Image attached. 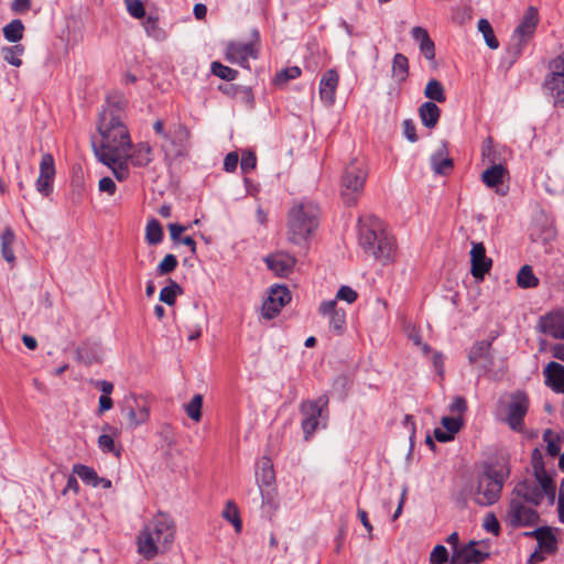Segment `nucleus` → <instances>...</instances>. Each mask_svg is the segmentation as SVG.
Here are the masks:
<instances>
[{"instance_id":"nucleus-1","label":"nucleus","mask_w":564,"mask_h":564,"mask_svg":"<svg viewBox=\"0 0 564 564\" xmlns=\"http://www.w3.org/2000/svg\"><path fill=\"white\" fill-rule=\"evenodd\" d=\"M127 98L119 90L107 95L106 104L99 112L97 130L101 137L99 147L94 144L96 156L105 165L127 156L132 142L130 132L122 119L127 107Z\"/></svg>"},{"instance_id":"nucleus-2","label":"nucleus","mask_w":564,"mask_h":564,"mask_svg":"<svg viewBox=\"0 0 564 564\" xmlns=\"http://www.w3.org/2000/svg\"><path fill=\"white\" fill-rule=\"evenodd\" d=\"M175 538L173 519L163 513H156L143 528L137 538L138 552L147 560H152L159 553L166 552Z\"/></svg>"},{"instance_id":"nucleus-3","label":"nucleus","mask_w":564,"mask_h":564,"mask_svg":"<svg viewBox=\"0 0 564 564\" xmlns=\"http://www.w3.org/2000/svg\"><path fill=\"white\" fill-rule=\"evenodd\" d=\"M359 245L366 253L372 256L382 264L394 260L395 240L378 220L360 227Z\"/></svg>"},{"instance_id":"nucleus-4","label":"nucleus","mask_w":564,"mask_h":564,"mask_svg":"<svg viewBox=\"0 0 564 564\" xmlns=\"http://www.w3.org/2000/svg\"><path fill=\"white\" fill-rule=\"evenodd\" d=\"M319 208L313 202L294 204L288 214V235L290 241L301 245L318 227Z\"/></svg>"},{"instance_id":"nucleus-5","label":"nucleus","mask_w":564,"mask_h":564,"mask_svg":"<svg viewBox=\"0 0 564 564\" xmlns=\"http://www.w3.org/2000/svg\"><path fill=\"white\" fill-rule=\"evenodd\" d=\"M508 476L509 469L505 466L487 465L473 489L474 501L481 507L496 503L500 499L503 482Z\"/></svg>"},{"instance_id":"nucleus-6","label":"nucleus","mask_w":564,"mask_h":564,"mask_svg":"<svg viewBox=\"0 0 564 564\" xmlns=\"http://www.w3.org/2000/svg\"><path fill=\"white\" fill-rule=\"evenodd\" d=\"M512 497L520 498L521 501L534 507L539 506L546 497L553 505L556 499V486L553 479H549L547 484L544 478L524 479L514 487Z\"/></svg>"},{"instance_id":"nucleus-7","label":"nucleus","mask_w":564,"mask_h":564,"mask_svg":"<svg viewBox=\"0 0 564 564\" xmlns=\"http://www.w3.org/2000/svg\"><path fill=\"white\" fill-rule=\"evenodd\" d=\"M367 175L362 160L352 159L346 166L341 177V195L347 204L356 202V195L364 189Z\"/></svg>"},{"instance_id":"nucleus-8","label":"nucleus","mask_w":564,"mask_h":564,"mask_svg":"<svg viewBox=\"0 0 564 564\" xmlns=\"http://www.w3.org/2000/svg\"><path fill=\"white\" fill-rule=\"evenodd\" d=\"M540 21L539 11L535 7H529L523 17L521 18L520 23L516 28L512 34V48L516 57L520 56L523 52L525 45L533 37L535 30L538 28Z\"/></svg>"},{"instance_id":"nucleus-9","label":"nucleus","mask_w":564,"mask_h":564,"mask_svg":"<svg viewBox=\"0 0 564 564\" xmlns=\"http://www.w3.org/2000/svg\"><path fill=\"white\" fill-rule=\"evenodd\" d=\"M530 399L527 392L522 390L513 391L509 394L506 404L505 422L512 431L521 432L524 427V417L529 411Z\"/></svg>"},{"instance_id":"nucleus-10","label":"nucleus","mask_w":564,"mask_h":564,"mask_svg":"<svg viewBox=\"0 0 564 564\" xmlns=\"http://www.w3.org/2000/svg\"><path fill=\"white\" fill-rule=\"evenodd\" d=\"M327 395H322L317 400H306L301 403L300 412L303 416L301 425L306 441L318 427L319 419H322L324 416V412L327 411Z\"/></svg>"},{"instance_id":"nucleus-11","label":"nucleus","mask_w":564,"mask_h":564,"mask_svg":"<svg viewBox=\"0 0 564 564\" xmlns=\"http://www.w3.org/2000/svg\"><path fill=\"white\" fill-rule=\"evenodd\" d=\"M503 520L513 529L531 527L538 523L539 513L534 506L521 501L520 498L512 497Z\"/></svg>"},{"instance_id":"nucleus-12","label":"nucleus","mask_w":564,"mask_h":564,"mask_svg":"<svg viewBox=\"0 0 564 564\" xmlns=\"http://www.w3.org/2000/svg\"><path fill=\"white\" fill-rule=\"evenodd\" d=\"M121 413L127 419V426L135 429L148 422L150 417V405L142 395L130 394L123 399Z\"/></svg>"},{"instance_id":"nucleus-13","label":"nucleus","mask_w":564,"mask_h":564,"mask_svg":"<svg viewBox=\"0 0 564 564\" xmlns=\"http://www.w3.org/2000/svg\"><path fill=\"white\" fill-rule=\"evenodd\" d=\"M256 40L243 42H229L226 46L225 57L231 64H238L241 67L250 68L249 58L258 57V32L254 31Z\"/></svg>"},{"instance_id":"nucleus-14","label":"nucleus","mask_w":564,"mask_h":564,"mask_svg":"<svg viewBox=\"0 0 564 564\" xmlns=\"http://www.w3.org/2000/svg\"><path fill=\"white\" fill-rule=\"evenodd\" d=\"M189 131L185 126H177L172 132L165 135L162 150L166 158H178L186 154L188 149Z\"/></svg>"},{"instance_id":"nucleus-15","label":"nucleus","mask_w":564,"mask_h":564,"mask_svg":"<svg viewBox=\"0 0 564 564\" xmlns=\"http://www.w3.org/2000/svg\"><path fill=\"white\" fill-rule=\"evenodd\" d=\"M290 301L291 294L286 286L276 285L272 288L268 299L262 304V316L267 319L275 317Z\"/></svg>"},{"instance_id":"nucleus-16","label":"nucleus","mask_w":564,"mask_h":564,"mask_svg":"<svg viewBox=\"0 0 564 564\" xmlns=\"http://www.w3.org/2000/svg\"><path fill=\"white\" fill-rule=\"evenodd\" d=\"M470 273L479 281L491 270L492 260L486 256V248L482 242H471L470 250Z\"/></svg>"},{"instance_id":"nucleus-17","label":"nucleus","mask_w":564,"mask_h":564,"mask_svg":"<svg viewBox=\"0 0 564 564\" xmlns=\"http://www.w3.org/2000/svg\"><path fill=\"white\" fill-rule=\"evenodd\" d=\"M538 329L555 339H564V310L552 311L541 316Z\"/></svg>"},{"instance_id":"nucleus-18","label":"nucleus","mask_w":564,"mask_h":564,"mask_svg":"<svg viewBox=\"0 0 564 564\" xmlns=\"http://www.w3.org/2000/svg\"><path fill=\"white\" fill-rule=\"evenodd\" d=\"M319 313L328 317V328L335 335H341L346 328V313L337 307L336 300L324 301L321 303Z\"/></svg>"},{"instance_id":"nucleus-19","label":"nucleus","mask_w":564,"mask_h":564,"mask_svg":"<svg viewBox=\"0 0 564 564\" xmlns=\"http://www.w3.org/2000/svg\"><path fill=\"white\" fill-rule=\"evenodd\" d=\"M55 176L54 158L50 153L42 156L40 163V175L36 180V189L44 196H48L53 191V180Z\"/></svg>"},{"instance_id":"nucleus-20","label":"nucleus","mask_w":564,"mask_h":564,"mask_svg":"<svg viewBox=\"0 0 564 564\" xmlns=\"http://www.w3.org/2000/svg\"><path fill=\"white\" fill-rule=\"evenodd\" d=\"M489 556V553L478 549V543L470 541L468 544L456 549L452 555L453 564L480 563Z\"/></svg>"},{"instance_id":"nucleus-21","label":"nucleus","mask_w":564,"mask_h":564,"mask_svg":"<svg viewBox=\"0 0 564 564\" xmlns=\"http://www.w3.org/2000/svg\"><path fill=\"white\" fill-rule=\"evenodd\" d=\"M509 175V172L505 165L501 163L491 164L488 169H486L481 173V181L489 188H495L496 193L500 196H505L507 191L501 189L500 185L503 183L505 178Z\"/></svg>"},{"instance_id":"nucleus-22","label":"nucleus","mask_w":564,"mask_h":564,"mask_svg":"<svg viewBox=\"0 0 564 564\" xmlns=\"http://www.w3.org/2000/svg\"><path fill=\"white\" fill-rule=\"evenodd\" d=\"M339 75L335 69L326 70L319 82V97L328 106L336 99Z\"/></svg>"},{"instance_id":"nucleus-23","label":"nucleus","mask_w":564,"mask_h":564,"mask_svg":"<svg viewBox=\"0 0 564 564\" xmlns=\"http://www.w3.org/2000/svg\"><path fill=\"white\" fill-rule=\"evenodd\" d=\"M295 258L285 252H278L265 258L268 268L279 276L289 275L295 265Z\"/></svg>"},{"instance_id":"nucleus-24","label":"nucleus","mask_w":564,"mask_h":564,"mask_svg":"<svg viewBox=\"0 0 564 564\" xmlns=\"http://www.w3.org/2000/svg\"><path fill=\"white\" fill-rule=\"evenodd\" d=\"M73 474L77 475L84 484L94 488L101 487L109 489L111 487V480L99 477L93 467L75 464L73 466Z\"/></svg>"},{"instance_id":"nucleus-25","label":"nucleus","mask_w":564,"mask_h":564,"mask_svg":"<svg viewBox=\"0 0 564 564\" xmlns=\"http://www.w3.org/2000/svg\"><path fill=\"white\" fill-rule=\"evenodd\" d=\"M441 424L445 431L436 427L434 430V437L438 442L446 443L454 440L455 434L463 427L464 420L460 416H443Z\"/></svg>"},{"instance_id":"nucleus-26","label":"nucleus","mask_w":564,"mask_h":564,"mask_svg":"<svg viewBox=\"0 0 564 564\" xmlns=\"http://www.w3.org/2000/svg\"><path fill=\"white\" fill-rule=\"evenodd\" d=\"M545 384L556 393H564V366L551 361L543 370Z\"/></svg>"},{"instance_id":"nucleus-27","label":"nucleus","mask_w":564,"mask_h":564,"mask_svg":"<svg viewBox=\"0 0 564 564\" xmlns=\"http://www.w3.org/2000/svg\"><path fill=\"white\" fill-rule=\"evenodd\" d=\"M543 87L550 91L553 106L564 108V77L560 76L558 73L547 74Z\"/></svg>"},{"instance_id":"nucleus-28","label":"nucleus","mask_w":564,"mask_h":564,"mask_svg":"<svg viewBox=\"0 0 564 564\" xmlns=\"http://www.w3.org/2000/svg\"><path fill=\"white\" fill-rule=\"evenodd\" d=\"M413 40L419 43L420 52L427 61H434L435 58V45L430 37L427 31L422 26H414L411 30Z\"/></svg>"},{"instance_id":"nucleus-29","label":"nucleus","mask_w":564,"mask_h":564,"mask_svg":"<svg viewBox=\"0 0 564 564\" xmlns=\"http://www.w3.org/2000/svg\"><path fill=\"white\" fill-rule=\"evenodd\" d=\"M417 112L424 127H426L427 129H433L437 126L441 117V109L435 102H423L419 107Z\"/></svg>"},{"instance_id":"nucleus-30","label":"nucleus","mask_w":564,"mask_h":564,"mask_svg":"<svg viewBox=\"0 0 564 564\" xmlns=\"http://www.w3.org/2000/svg\"><path fill=\"white\" fill-rule=\"evenodd\" d=\"M534 538L538 541L539 549L552 554L557 549V540L553 534L551 528L542 527L534 530Z\"/></svg>"},{"instance_id":"nucleus-31","label":"nucleus","mask_w":564,"mask_h":564,"mask_svg":"<svg viewBox=\"0 0 564 564\" xmlns=\"http://www.w3.org/2000/svg\"><path fill=\"white\" fill-rule=\"evenodd\" d=\"M129 160L135 166H147L153 161V151L149 143H138L132 153L129 154Z\"/></svg>"},{"instance_id":"nucleus-32","label":"nucleus","mask_w":564,"mask_h":564,"mask_svg":"<svg viewBox=\"0 0 564 564\" xmlns=\"http://www.w3.org/2000/svg\"><path fill=\"white\" fill-rule=\"evenodd\" d=\"M275 473L273 464L268 457H263L260 466V474L258 476L259 488L275 487Z\"/></svg>"},{"instance_id":"nucleus-33","label":"nucleus","mask_w":564,"mask_h":564,"mask_svg":"<svg viewBox=\"0 0 564 564\" xmlns=\"http://www.w3.org/2000/svg\"><path fill=\"white\" fill-rule=\"evenodd\" d=\"M431 165L435 174L448 175L453 167V160L443 155V151L436 152L431 156Z\"/></svg>"},{"instance_id":"nucleus-34","label":"nucleus","mask_w":564,"mask_h":564,"mask_svg":"<svg viewBox=\"0 0 564 564\" xmlns=\"http://www.w3.org/2000/svg\"><path fill=\"white\" fill-rule=\"evenodd\" d=\"M424 96L430 99L432 102H445L446 101V94L444 86L442 83L435 78H432L427 82L425 89H424Z\"/></svg>"},{"instance_id":"nucleus-35","label":"nucleus","mask_w":564,"mask_h":564,"mask_svg":"<svg viewBox=\"0 0 564 564\" xmlns=\"http://www.w3.org/2000/svg\"><path fill=\"white\" fill-rule=\"evenodd\" d=\"M1 253L2 257L9 262L13 263L15 256L12 249V245L15 239V235L10 227H6L1 234Z\"/></svg>"},{"instance_id":"nucleus-36","label":"nucleus","mask_w":564,"mask_h":564,"mask_svg":"<svg viewBox=\"0 0 564 564\" xmlns=\"http://www.w3.org/2000/svg\"><path fill=\"white\" fill-rule=\"evenodd\" d=\"M409 76L408 57L401 53H397L392 59V77L398 82H404Z\"/></svg>"},{"instance_id":"nucleus-37","label":"nucleus","mask_w":564,"mask_h":564,"mask_svg":"<svg viewBox=\"0 0 564 564\" xmlns=\"http://www.w3.org/2000/svg\"><path fill=\"white\" fill-rule=\"evenodd\" d=\"M543 441L546 443V452L550 456L556 457L560 455L563 437L558 433L547 429L543 433Z\"/></svg>"},{"instance_id":"nucleus-38","label":"nucleus","mask_w":564,"mask_h":564,"mask_svg":"<svg viewBox=\"0 0 564 564\" xmlns=\"http://www.w3.org/2000/svg\"><path fill=\"white\" fill-rule=\"evenodd\" d=\"M517 283L522 289H531L539 285V279L533 273L531 265L524 264L521 267L517 274Z\"/></svg>"},{"instance_id":"nucleus-39","label":"nucleus","mask_w":564,"mask_h":564,"mask_svg":"<svg viewBox=\"0 0 564 564\" xmlns=\"http://www.w3.org/2000/svg\"><path fill=\"white\" fill-rule=\"evenodd\" d=\"M221 516L225 520H227L229 523H231L234 525L235 531L237 533L241 532L242 521L240 518L238 507L235 505L234 501H231V500L227 501L225 509L221 512Z\"/></svg>"},{"instance_id":"nucleus-40","label":"nucleus","mask_w":564,"mask_h":564,"mask_svg":"<svg viewBox=\"0 0 564 564\" xmlns=\"http://www.w3.org/2000/svg\"><path fill=\"white\" fill-rule=\"evenodd\" d=\"M1 53L3 59L12 66L20 67L22 65L21 56L24 54V46L22 44L4 46L2 47Z\"/></svg>"},{"instance_id":"nucleus-41","label":"nucleus","mask_w":564,"mask_h":564,"mask_svg":"<svg viewBox=\"0 0 564 564\" xmlns=\"http://www.w3.org/2000/svg\"><path fill=\"white\" fill-rule=\"evenodd\" d=\"M531 464L533 468V474L535 478H544V481L547 484L549 479H552L550 475H547L545 467H544V460H543V454L539 448H534L531 453Z\"/></svg>"},{"instance_id":"nucleus-42","label":"nucleus","mask_w":564,"mask_h":564,"mask_svg":"<svg viewBox=\"0 0 564 564\" xmlns=\"http://www.w3.org/2000/svg\"><path fill=\"white\" fill-rule=\"evenodd\" d=\"M2 31L7 41L17 43L23 37L24 25L21 20L17 19L8 23Z\"/></svg>"},{"instance_id":"nucleus-43","label":"nucleus","mask_w":564,"mask_h":564,"mask_svg":"<svg viewBox=\"0 0 564 564\" xmlns=\"http://www.w3.org/2000/svg\"><path fill=\"white\" fill-rule=\"evenodd\" d=\"M163 228L158 219H151L145 227V240L149 245L154 246L162 241Z\"/></svg>"},{"instance_id":"nucleus-44","label":"nucleus","mask_w":564,"mask_h":564,"mask_svg":"<svg viewBox=\"0 0 564 564\" xmlns=\"http://www.w3.org/2000/svg\"><path fill=\"white\" fill-rule=\"evenodd\" d=\"M491 347L490 340H480L474 344L468 354V360L470 364H475L480 359L487 358L489 356V350Z\"/></svg>"},{"instance_id":"nucleus-45","label":"nucleus","mask_w":564,"mask_h":564,"mask_svg":"<svg viewBox=\"0 0 564 564\" xmlns=\"http://www.w3.org/2000/svg\"><path fill=\"white\" fill-rule=\"evenodd\" d=\"M183 293L182 286L175 281H171L169 285L164 286L160 292V301L167 304L174 305L176 296Z\"/></svg>"},{"instance_id":"nucleus-46","label":"nucleus","mask_w":564,"mask_h":564,"mask_svg":"<svg viewBox=\"0 0 564 564\" xmlns=\"http://www.w3.org/2000/svg\"><path fill=\"white\" fill-rule=\"evenodd\" d=\"M478 31L482 34L486 44L491 50H497L499 47V41L497 40L492 26L487 19H480L478 21Z\"/></svg>"},{"instance_id":"nucleus-47","label":"nucleus","mask_w":564,"mask_h":564,"mask_svg":"<svg viewBox=\"0 0 564 564\" xmlns=\"http://www.w3.org/2000/svg\"><path fill=\"white\" fill-rule=\"evenodd\" d=\"M302 70L299 66H291L278 72L274 76L273 83L275 86L282 87L288 84V82L300 77Z\"/></svg>"},{"instance_id":"nucleus-48","label":"nucleus","mask_w":564,"mask_h":564,"mask_svg":"<svg viewBox=\"0 0 564 564\" xmlns=\"http://www.w3.org/2000/svg\"><path fill=\"white\" fill-rule=\"evenodd\" d=\"M202 406H203V395L195 394L188 403L184 405V410L187 416L195 421L199 422L202 420Z\"/></svg>"},{"instance_id":"nucleus-49","label":"nucleus","mask_w":564,"mask_h":564,"mask_svg":"<svg viewBox=\"0 0 564 564\" xmlns=\"http://www.w3.org/2000/svg\"><path fill=\"white\" fill-rule=\"evenodd\" d=\"M144 29L147 34L156 41H163L166 36L164 30L159 25L158 18L148 17L144 21Z\"/></svg>"},{"instance_id":"nucleus-50","label":"nucleus","mask_w":564,"mask_h":564,"mask_svg":"<svg viewBox=\"0 0 564 564\" xmlns=\"http://www.w3.org/2000/svg\"><path fill=\"white\" fill-rule=\"evenodd\" d=\"M210 69L215 76L228 82L235 80L238 76L236 69L225 66L220 62H213Z\"/></svg>"},{"instance_id":"nucleus-51","label":"nucleus","mask_w":564,"mask_h":564,"mask_svg":"<svg viewBox=\"0 0 564 564\" xmlns=\"http://www.w3.org/2000/svg\"><path fill=\"white\" fill-rule=\"evenodd\" d=\"M129 152H127V156L113 162L111 165H108L113 175L118 181H124L129 176V167H128Z\"/></svg>"},{"instance_id":"nucleus-52","label":"nucleus","mask_w":564,"mask_h":564,"mask_svg":"<svg viewBox=\"0 0 564 564\" xmlns=\"http://www.w3.org/2000/svg\"><path fill=\"white\" fill-rule=\"evenodd\" d=\"M177 267V259L174 254H166L159 263L156 270L160 275H165L173 272Z\"/></svg>"},{"instance_id":"nucleus-53","label":"nucleus","mask_w":564,"mask_h":564,"mask_svg":"<svg viewBox=\"0 0 564 564\" xmlns=\"http://www.w3.org/2000/svg\"><path fill=\"white\" fill-rule=\"evenodd\" d=\"M98 446L104 453H113L117 457L120 456V449H116L115 441L111 435L101 434L98 437Z\"/></svg>"},{"instance_id":"nucleus-54","label":"nucleus","mask_w":564,"mask_h":564,"mask_svg":"<svg viewBox=\"0 0 564 564\" xmlns=\"http://www.w3.org/2000/svg\"><path fill=\"white\" fill-rule=\"evenodd\" d=\"M259 489H260V494L262 497L263 507L268 506L272 510L275 509L276 508V503H275L276 489H275V487H262Z\"/></svg>"},{"instance_id":"nucleus-55","label":"nucleus","mask_w":564,"mask_h":564,"mask_svg":"<svg viewBox=\"0 0 564 564\" xmlns=\"http://www.w3.org/2000/svg\"><path fill=\"white\" fill-rule=\"evenodd\" d=\"M127 10L131 17L142 19L145 15V9L141 0H124Z\"/></svg>"},{"instance_id":"nucleus-56","label":"nucleus","mask_w":564,"mask_h":564,"mask_svg":"<svg viewBox=\"0 0 564 564\" xmlns=\"http://www.w3.org/2000/svg\"><path fill=\"white\" fill-rule=\"evenodd\" d=\"M448 552L445 546L436 545L430 555V562L432 564H444L447 562Z\"/></svg>"},{"instance_id":"nucleus-57","label":"nucleus","mask_w":564,"mask_h":564,"mask_svg":"<svg viewBox=\"0 0 564 564\" xmlns=\"http://www.w3.org/2000/svg\"><path fill=\"white\" fill-rule=\"evenodd\" d=\"M357 297H358V294L355 290H352L350 286L343 285L337 291L335 300L336 301L341 300V301L347 302L348 304H351L357 300Z\"/></svg>"},{"instance_id":"nucleus-58","label":"nucleus","mask_w":564,"mask_h":564,"mask_svg":"<svg viewBox=\"0 0 564 564\" xmlns=\"http://www.w3.org/2000/svg\"><path fill=\"white\" fill-rule=\"evenodd\" d=\"M482 527L487 532H490L495 535H499L500 533L499 521L496 518V516L491 512L486 514Z\"/></svg>"},{"instance_id":"nucleus-59","label":"nucleus","mask_w":564,"mask_h":564,"mask_svg":"<svg viewBox=\"0 0 564 564\" xmlns=\"http://www.w3.org/2000/svg\"><path fill=\"white\" fill-rule=\"evenodd\" d=\"M257 158L253 152H243L241 156L240 167L243 173H249L256 167Z\"/></svg>"},{"instance_id":"nucleus-60","label":"nucleus","mask_w":564,"mask_h":564,"mask_svg":"<svg viewBox=\"0 0 564 564\" xmlns=\"http://www.w3.org/2000/svg\"><path fill=\"white\" fill-rule=\"evenodd\" d=\"M449 411L460 416L467 411V402L464 397L457 395L449 405Z\"/></svg>"},{"instance_id":"nucleus-61","label":"nucleus","mask_w":564,"mask_h":564,"mask_svg":"<svg viewBox=\"0 0 564 564\" xmlns=\"http://www.w3.org/2000/svg\"><path fill=\"white\" fill-rule=\"evenodd\" d=\"M549 68V74L558 73L564 78V51L550 62Z\"/></svg>"},{"instance_id":"nucleus-62","label":"nucleus","mask_w":564,"mask_h":564,"mask_svg":"<svg viewBox=\"0 0 564 564\" xmlns=\"http://www.w3.org/2000/svg\"><path fill=\"white\" fill-rule=\"evenodd\" d=\"M403 134L410 142L417 141L416 128L411 119H405L402 123Z\"/></svg>"},{"instance_id":"nucleus-63","label":"nucleus","mask_w":564,"mask_h":564,"mask_svg":"<svg viewBox=\"0 0 564 564\" xmlns=\"http://www.w3.org/2000/svg\"><path fill=\"white\" fill-rule=\"evenodd\" d=\"M98 187L100 192H106L109 195H113L117 189L115 182L110 177H102L99 181Z\"/></svg>"},{"instance_id":"nucleus-64","label":"nucleus","mask_w":564,"mask_h":564,"mask_svg":"<svg viewBox=\"0 0 564 564\" xmlns=\"http://www.w3.org/2000/svg\"><path fill=\"white\" fill-rule=\"evenodd\" d=\"M238 154L235 152H230L226 155L224 160V169L227 172H234L238 165Z\"/></svg>"}]
</instances>
